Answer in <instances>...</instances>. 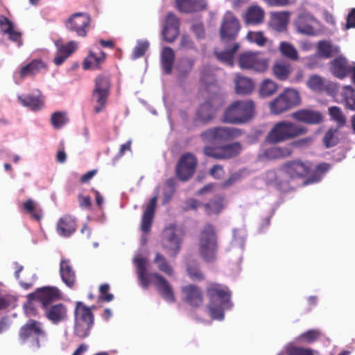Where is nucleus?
I'll return each mask as SVG.
<instances>
[{"label":"nucleus","mask_w":355,"mask_h":355,"mask_svg":"<svg viewBox=\"0 0 355 355\" xmlns=\"http://www.w3.org/2000/svg\"><path fill=\"white\" fill-rule=\"evenodd\" d=\"M315 22H316V19L314 16L309 12H304L298 15L295 25L300 33L313 35L314 28L313 24Z\"/></svg>","instance_id":"nucleus-28"},{"label":"nucleus","mask_w":355,"mask_h":355,"mask_svg":"<svg viewBox=\"0 0 355 355\" xmlns=\"http://www.w3.org/2000/svg\"><path fill=\"white\" fill-rule=\"evenodd\" d=\"M331 168V165L327 163H321L316 166V170L313 174L307 178L304 182V185L318 182L321 180L322 175L327 172Z\"/></svg>","instance_id":"nucleus-46"},{"label":"nucleus","mask_w":355,"mask_h":355,"mask_svg":"<svg viewBox=\"0 0 355 355\" xmlns=\"http://www.w3.org/2000/svg\"><path fill=\"white\" fill-rule=\"evenodd\" d=\"M311 163L296 159L288 161L280 168L281 171L290 180H297L306 177L311 170Z\"/></svg>","instance_id":"nucleus-15"},{"label":"nucleus","mask_w":355,"mask_h":355,"mask_svg":"<svg viewBox=\"0 0 355 355\" xmlns=\"http://www.w3.org/2000/svg\"><path fill=\"white\" fill-rule=\"evenodd\" d=\"M187 272L193 281H202L205 275L199 268V264L196 261H191L187 263Z\"/></svg>","instance_id":"nucleus-42"},{"label":"nucleus","mask_w":355,"mask_h":355,"mask_svg":"<svg viewBox=\"0 0 355 355\" xmlns=\"http://www.w3.org/2000/svg\"><path fill=\"white\" fill-rule=\"evenodd\" d=\"M279 51L283 57L291 60L296 61L299 59L298 52L295 47L287 42H280Z\"/></svg>","instance_id":"nucleus-41"},{"label":"nucleus","mask_w":355,"mask_h":355,"mask_svg":"<svg viewBox=\"0 0 355 355\" xmlns=\"http://www.w3.org/2000/svg\"><path fill=\"white\" fill-rule=\"evenodd\" d=\"M215 112L210 102H205L200 105L197 111V118L199 121L207 123L214 118Z\"/></svg>","instance_id":"nucleus-37"},{"label":"nucleus","mask_w":355,"mask_h":355,"mask_svg":"<svg viewBox=\"0 0 355 355\" xmlns=\"http://www.w3.org/2000/svg\"><path fill=\"white\" fill-rule=\"evenodd\" d=\"M330 69L334 76L343 79L351 71L347 61L341 56L336 58L330 63Z\"/></svg>","instance_id":"nucleus-31"},{"label":"nucleus","mask_w":355,"mask_h":355,"mask_svg":"<svg viewBox=\"0 0 355 355\" xmlns=\"http://www.w3.org/2000/svg\"><path fill=\"white\" fill-rule=\"evenodd\" d=\"M338 128H330L324 135L323 144L326 148L335 146L339 141L338 137Z\"/></svg>","instance_id":"nucleus-52"},{"label":"nucleus","mask_w":355,"mask_h":355,"mask_svg":"<svg viewBox=\"0 0 355 355\" xmlns=\"http://www.w3.org/2000/svg\"><path fill=\"white\" fill-rule=\"evenodd\" d=\"M206 292L209 299L208 309L213 319L223 320L224 309L231 306V292L228 288L217 283H209Z\"/></svg>","instance_id":"nucleus-2"},{"label":"nucleus","mask_w":355,"mask_h":355,"mask_svg":"<svg viewBox=\"0 0 355 355\" xmlns=\"http://www.w3.org/2000/svg\"><path fill=\"white\" fill-rule=\"evenodd\" d=\"M270 60L263 57L260 52L246 51L237 58V64L241 69L263 73L267 71Z\"/></svg>","instance_id":"nucleus-7"},{"label":"nucleus","mask_w":355,"mask_h":355,"mask_svg":"<svg viewBox=\"0 0 355 355\" xmlns=\"http://www.w3.org/2000/svg\"><path fill=\"white\" fill-rule=\"evenodd\" d=\"M218 248V236L216 228L212 224L207 223L199 234V254L206 262L212 263L216 259Z\"/></svg>","instance_id":"nucleus-4"},{"label":"nucleus","mask_w":355,"mask_h":355,"mask_svg":"<svg viewBox=\"0 0 355 355\" xmlns=\"http://www.w3.org/2000/svg\"><path fill=\"white\" fill-rule=\"evenodd\" d=\"M154 263L157 265V268L161 272L165 273L168 276L171 277L173 275L174 272L171 266L169 264L166 257L161 253L157 252L155 254Z\"/></svg>","instance_id":"nucleus-43"},{"label":"nucleus","mask_w":355,"mask_h":355,"mask_svg":"<svg viewBox=\"0 0 355 355\" xmlns=\"http://www.w3.org/2000/svg\"><path fill=\"white\" fill-rule=\"evenodd\" d=\"M318 52L320 57L329 58L336 55L339 52V49L338 47L332 45L329 42L324 40L318 42Z\"/></svg>","instance_id":"nucleus-39"},{"label":"nucleus","mask_w":355,"mask_h":355,"mask_svg":"<svg viewBox=\"0 0 355 355\" xmlns=\"http://www.w3.org/2000/svg\"><path fill=\"white\" fill-rule=\"evenodd\" d=\"M254 89L252 80L242 76H238L235 81V91L239 94H249Z\"/></svg>","instance_id":"nucleus-38"},{"label":"nucleus","mask_w":355,"mask_h":355,"mask_svg":"<svg viewBox=\"0 0 355 355\" xmlns=\"http://www.w3.org/2000/svg\"><path fill=\"white\" fill-rule=\"evenodd\" d=\"M69 119L65 112H55L51 117V123L55 129H60L66 125Z\"/></svg>","instance_id":"nucleus-51"},{"label":"nucleus","mask_w":355,"mask_h":355,"mask_svg":"<svg viewBox=\"0 0 355 355\" xmlns=\"http://www.w3.org/2000/svg\"><path fill=\"white\" fill-rule=\"evenodd\" d=\"M46 64L40 59H34L29 63L22 66L18 74L21 79H24L28 76H35L39 73L46 71Z\"/></svg>","instance_id":"nucleus-23"},{"label":"nucleus","mask_w":355,"mask_h":355,"mask_svg":"<svg viewBox=\"0 0 355 355\" xmlns=\"http://www.w3.org/2000/svg\"><path fill=\"white\" fill-rule=\"evenodd\" d=\"M179 34V28L164 27L162 31L163 39L169 43L173 42Z\"/></svg>","instance_id":"nucleus-55"},{"label":"nucleus","mask_w":355,"mask_h":355,"mask_svg":"<svg viewBox=\"0 0 355 355\" xmlns=\"http://www.w3.org/2000/svg\"><path fill=\"white\" fill-rule=\"evenodd\" d=\"M342 96L343 103L345 108L355 111V89L349 86L345 87L342 92Z\"/></svg>","instance_id":"nucleus-44"},{"label":"nucleus","mask_w":355,"mask_h":355,"mask_svg":"<svg viewBox=\"0 0 355 355\" xmlns=\"http://www.w3.org/2000/svg\"><path fill=\"white\" fill-rule=\"evenodd\" d=\"M182 301L193 308L201 306L204 302L202 291L195 284H188L181 288Z\"/></svg>","instance_id":"nucleus-18"},{"label":"nucleus","mask_w":355,"mask_h":355,"mask_svg":"<svg viewBox=\"0 0 355 355\" xmlns=\"http://www.w3.org/2000/svg\"><path fill=\"white\" fill-rule=\"evenodd\" d=\"M272 76L279 81L288 80L292 71L293 67L289 62L279 60H276L271 68Z\"/></svg>","instance_id":"nucleus-26"},{"label":"nucleus","mask_w":355,"mask_h":355,"mask_svg":"<svg viewBox=\"0 0 355 355\" xmlns=\"http://www.w3.org/2000/svg\"><path fill=\"white\" fill-rule=\"evenodd\" d=\"M329 113L331 118L335 121L338 128L344 126L346 123V117L343 114L340 107L337 106H332L329 108Z\"/></svg>","instance_id":"nucleus-53"},{"label":"nucleus","mask_w":355,"mask_h":355,"mask_svg":"<svg viewBox=\"0 0 355 355\" xmlns=\"http://www.w3.org/2000/svg\"><path fill=\"white\" fill-rule=\"evenodd\" d=\"M77 228L76 218L69 214L62 216L57 223L56 230L60 236L69 237L73 234Z\"/></svg>","instance_id":"nucleus-22"},{"label":"nucleus","mask_w":355,"mask_h":355,"mask_svg":"<svg viewBox=\"0 0 355 355\" xmlns=\"http://www.w3.org/2000/svg\"><path fill=\"white\" fill-rule=\"evenodd\" d=\"M307 128L288 121L276 123L268 133L266 140L271 144L282 143L305 135Z\"/></svg>","instance_id":"nucleus-3"},{"label":"nucleus","mask_w":355,"mask_h":355,"mask_svg":"<svg viewBox=\"0 0 355 355\" xmlns=\"http://www.w3.org/2000/svg\"><path fill=\"white\" fill-rule=\"evenodd\" d=\"M184 235V230L175 223L165 227L162 232V247L169 257L174 258L179 254Z\"/></svg>","instance_id":"nucleus-6"},{"label":"nucleus","mask_w":355,"mask_h":355,"mask_svg":"<svg viewBox=\"0 0 355 355\" xmlns=\"http://www.w3.org/2000/svg\"><path fill=\"white\" fill-rule=\"evenodd\" d=\"M241 134L235 128L215 127L200 134V138L205 143H220L232 139Z\"/></svg>","instance_id":"nucleus-13"},{"label":"nucleus","mask_w":355,"mask_h":355,"mask_svg":"<svg viewBox=\"0 0 355 355\" xmlns=\"http://www.w3.org/2000/svg\"><path fill=\"white\" fill-rule=\"evenodd\" d=\"M241 178V174L239 173H234L223 182L221 183L220 187L223 189H227L233 184H234L236 182L240 180Z\"/></svg>","instance_id":"nucleus-58"},{"label":"nucleus","mask_w":355,"mask_h":355,"mask_svg":"<svg viewBox=\"0 0 355 355\" xmlns=\"http://www.w3.org/2000/svg\"><path fill=\"white\" fill-rule=\"evenodd\" d=\"M164 27L180 28V21L178 18L173 12H169L165 19Z\"/></svg>","instance_id":"nucleus-57"},{"label":"nucleus","mask_w":355,"mask_h":355,"mask_svg":"<svg viewBox=\"0 0 355 355\" xmlns=\"http://www.w3.org/2000/svg\"><path fill=\"white\" fill-rule=\"evenodd\" d=\"M95 309V306L91 307L87 306L82 302H77L74 309V320L94 324V315L92 309Z\"/></svg>","instance_id":"nucleus-30"},{"label":"nucleus","mask_w":355,"mask_h":355,"mask_svg":"<svg viewBox=\"0 0 355 355\" xmlns=\"http://www.w3.org/2000/svg\"><path fill=\"white\" fill-rule=\"evenodd\" d=\"M149 44L148 42H141L135 47L132 53V58L137 59L142 57L148 50Z\"/></svg>","instance_id":"nucleus-56"},{"label":"nucleus","mask_w":355,"mask_h":355,"mask_svg":"<svg viewBox=\"0 0 355 355\" xmlns=\"http://www.w3.org/2000/svg\"><path fill=\"white\" fill-rule=\"evenodd\" d=\"M43 311L46 319L54 324L65 322L69 317L68 307L62 302L51 304Z\"/></svg>","instance_id":"nucleus-19"},{"label":"nucleus","mask_w":355,"mask_h":355,"mask_svg":"<svg viewBox=\"0 0 355 355\" xmlns=\"http://www.w3.org/2000/svg\"><path fill=\"white\" fill-rule=\"evenodd\" d=\"M177 9L184 13H193L207 10V0H175Z\"/></svg>","instance_id":"nucleus-21"},{"label":"nucleus","mask_w":355,"mask_h":355,"mask_svg":"<svg viewBox=\"0 0 355 355\" xmlns=\"http://www.w3.org/2000/svg\"><path fill=\"white\" fill-rule=\"evenodd\" d=\"M110 287L108 284H103L99 286L98 301L110 302L114 299V295L110 293Z\"/></svg>","instance_id":"nucleus-54"},{"label":"nucleus","mask_w":355,"mask_h":355,"mask_svg":"<svg viewBox=\"0 0 355 355\" xmlns=\"http://www.w3.org/2000/svg\"><path fill=\"white\" fill-rule=\"evenodd\" d=\"M254 114V103L252 100L235 101L225 109L222 121L231 124H243Z\"/></svg>","instance_id":"nucleus-5"},{"label":"nucleus","mask_w":355,"mask_h":355,"mask_svg":"<svg viewBox=\"0 0 355 355\" xmlns=\"http://www.w3.org/2000/svg\"><path fill=\"white\" fill-rule=\"evenodd\" d=\"M134 263L137 268V275L139 282L143 288L147 289L149 287L151 282L150 279H152L157 291L162 297L168 303L175 302V297L173 288L168 280L157 272L148 274V260L146 258L137 257L134 259Z\"/></svg>","instance_id":"nucleus-1"},{"label":"nucleus","mask_w":355,"mask_h":355,"mask_svg":"<svg viewBox=\"0 0 355 355\" xmlns=\"http://www.w3.org/2000/svg\"><path fill=\"white\" fill-rule=\"evenodd\" d=\"M321 336L322 332L320 329H312L300 334L297 340L306 343H313L318 340Z\"/></svg>","instance_id":"nucleus-50"},{"label":"nucleus","mask_w":355,"mask_h":355,"mask_svg":"<svg viewBox=\"0 0 355 355\" xmlns=\"http://www.w3.org/2000/svg\"><path fill=\"white\" fill-rule=\"evenodd\" d=\"M290 12L287 11L272 12L270 13L269 26L277 31L283 32L286 29L289 21Z\"/></svg>","instance_id":"nucleus-27"},{"label":"nucleus","mask_w":355,"mask_h":355,"mask_svg":"<svg viewBox=\"0 0 355 355\" xmlns=\"http://www.w3.org/2000/svg\"><path fill=\"white\" fill-rule=\"evenodd\" d=\"M231 48L223 51H215L214 54L216 58L230 66H233L234 64V55L236 51L240 47V45L237 42L231 43Z\"/></svg>","instance_id":"nucleus-36"},{"label":"nucleus","mask_w":355,"mask_h":355,"mask_svg":"<svg viewBox=\"0 0 355 355\" xmlns=\"http://www.w3.org/2000/svg\"><path fill=\"white\" fill-rule=\"evenodd\" d=\"M24 209L31 215V218L40 221L42 217L41 209H38L32 199H28L23 203Z\"/></svg>","instance_id":"nucleus-49"},{"label":"nucleus","mask_w":355,"mask_h":355,"mask_svg":"<svg viewBox=\"0 0 355 355\" xmlns=\"http://www.w3.org/2000/svg\"><path fill=\"white\" fill-rule=\"evenodd\" d=\"M223 197L216 196L204 205L207 215L219 214L224 208Z\"/></svg>","instance_id":"nucleus-40"},{"label":"nucleus","mask_w":355,"mask_h":355,"mask_svg":"<svg viewBox=\"0 0 355 355\" xmlns=\"http://www.w3.org/2000/svg\"><path fill=\"white\" fill-rule=\"evenodd\" d=\"M91 23V17L87 12H76L71 15L64 22L67 30L75 32L78 36L85 37L87 35Z\"/></svg>","instance_id":"nucleus-17"},{"label":"nucleus","mask_w":355,"mask_h":355,"mask_svg":"<svg viewBox=\"0 0 355 355\" xmlns=\"http://www.w3.org/2000/svg\"><path fill=\"white\" fill-rule=\"evenodd\" d=\"M12 26L13 24L8 18L2 15L0 16V29L3 34H6L8 31H10Z\"/></svg>","instance_id":"nucleus-62"},{"label":"nucleus","mask_w":355,"mask_h":355,"mask_svg":"<svg viewBox=\"0 0 355 355\" xmlns=\"http://www.w3.org/2000/svg\"><path fill=\"white\" fill-rule=\"evenodd\" d=\"M6 35H8V38L10 40L17 42L19 46L22 45L23 42L21 40V33L19 31H15L13 26L12 27V30L10 31H8L6 33Z\"/></svg>","instance_id":"nucleus-64"},{"label":"nucleus","mask_w":355,"mask_h":355,"mask_svg":"<svg viewBox=\"0 0 355 355\" xmlns=\"http://www.w3.org/2000/svg\"><path fill=\"white\" fill-rule=\"evenodd\" d=\"M29 302L37 301L41 304L44 310L53 304V302L62 298L61 291L55 286H44L37 288L33 293L27 295Z\"/></svg>","instance_id":"nucleus-14"},{"label":"nucleus","mask_w":355,"mask_h":355,"mask_svg":"<svg viewBox=\"0 0 355 355\" xmlns=\"http://www.w3.org/2000/svg\"><path fill=\"white\" fill-rule=\"evenodd\" d=\"M161 64L166 74L170 75L172 73L175 61V53L172 48L164 46L161 52Z\"/></svg>","instance_id":"nucleus-34"},{"label":"nucleus","mask_w":355,"mask_h":355,"mask_svg":"<svg viewBox=\"0 0 355 355\" xmlns=\"http://www.w3.org/2000/svg\"><path fill=\"white\" fill-rule=\"evenodd\" d=\"M291 116L297 121L306 124H319L323 121L322 114L319 111L311 109H301L293 113Z\"/></svg>","instance_id":"nucleus-20"},{"label":"nucleus","mask_w":355,"mask_h":355,"mask_svg":"<svg viewBox=\"0 0 355 355\" xmlns=\"http://www.w3.org/2000/svg\"><path fill=\"white\" fill-rule=\"evenodd\" d=\"M271 7H286L295 3L296 0H263Z\"/></svg>","instance_id":"nucleus-60"},{"label":"nucleus","mask_w":355,"mask_h":355,"mask_svg":"<svg viewBox=\"0 0 355 355\" xmlns=\"http://www.w3.org/2000/svg\"><path fill=\"white\" fill-rule=\"evenodd\" d=\"M106 54L103 51H101L100 55H95L90 52L87 57L85 59L83 66L85 69L96 70L101 68V65L105 62Z\"/></svg>","instance_id":"nucleus-35"},{"label":"nucleus","mask_w":355,"mask_h":355,"mask_svg":"<svg viewBox=\"0 0 355 355\" xmlns=\"http://www.w3.org/2000/svg\"><path fill=\"white\" fill-rule=\"evenodd\" d=\"M300 103L299 92L295 89L287 88L270 102V112L274 114H280L299 105Z\"/></svg>","instance_id":"nucleus-8"},{"label":"nucleus","mask_w":355,"mask_h":355,"mask_svg":"<svg viewBox=\"0 0 355 355\" xmlns=\"http://www.w3.org/2000/svg\"><path fill=\"white\" fill-rule=\"evenodd\" d=\"M76 43L73 41H71L66 45L61 46L59 50H60V53H64L67 56L69 57L70 55L76 51Z\"/></svg>","instance_id":"nucleus-63"},{"label":"nucleus","mask_w":355,"mask_h":355,"mask_svg":"<svg viewBox=\"0 0 355 355\" xmlns=\"http://www.w3.org/2000/svg\"><path fill=\"white\" fill-rule=\"evenodd\" d=\"M209 175L214 179L220 180L224 176L225 170L222 165L216 164L210 168Z\"/></svg>","instance_id":"nucleus-61"},{"label":"nucleus","mask_w":355,"mask_h":355,"mask_svg":"<svg viewBox=\"0 0 355 355\" xmlns=\"http://www.w3.org/2000/svg\"><path fill=\"white\" fill-rule=\"evenodd\" d=\"M307 85L310 89L316 92L330 89L333 94L336 93L338 91V87L336 84L328 83L326 85L324 80L317 75L311 76L308 80Z\"/></svg>","instance_id":"nucleus-32"},{"label":"nucleus","mask_w":355,"mask_h":355,"mask_svg":"<svg viewBox=\"0 0 355 355\" xmlns=\"http://www.w3.org/2000/svg\"><path fill=\"white\" fill-rule=\"evenodd\" d=\"M245 38L249 42L256 44L260 47L265 46L268 41L263 31H250L248 32Z\"/></svg>","instance_id":"nucleus-48"},{"label":"nucleus","mask_w":355,"mask_h":355,"mask_svg":"<svg viewBox=\"0 0 355 355\" xmlns=\"http://www.w3.org/2000/svg\"><path fill=\"white\" fill-rule=\"evenodd\" d=\"M157 198L153 197L148 202L141 219V230L143 232L147 234L150 231L153 224V220L155 214Z\"/></svg>","instance_id":"nucleus-29"},{"label":"nucleus","mask_w":355,"mask_h":355,"mask_svg":"<svg viewBox=\"0 0 355 355\" xmlns=\"http://www.w3.org/2000/svg\"><path fill=\"white\" fill-rule=\"evenodd\" d=\"M44 336L42 324L33 319L28 320L19 331V338L23 343L31 340L33 345L37 348L40 347V338Z\"/></svg>","instance_id":"nucleus-12"},{"label":"nucleus","mask_w":355,"mask_h":355,"mask_svg":"<svg viewBox=\"0 0 355 355\" xmlns=\"http://www.w3.org/2000/svg\"><path fill=\"white\" fill-rule=\"evenodd\" d=\"M240 30L241 24L236 16L227 11L223 16L219 30L221 42L225 44L235 42Z\"/></svg>","instance_id":"nucleus-10"},{"label":"nucleus","mask_w":355,"mask_h":355,"mask_svg":"<svg viewBox=\"0 0 355 355\" xmlns=\"http://www.w3.org/2000/svg\"><path fill=\"white\" fill-rule=\"evenodd\" d=\"M265 11L259 6H249L243 16L245 25L257 26L261 24L265 19Z\"/></svg>","instance_id":"nucleus-24"},{"label":"nucleus","mask_w":355,"mask_h":355,"mask_svg":"<svg viewBox=\"0 0 355 355\" xmlns=\"http://www.w3.org/2000/svg\"><path fill=\"white\" fill-rule=\"evenodd\" d=\"M17 99L23 106L28 107L33 111L41 110L44 104V98L41 94L38 96L28 94L24 97L18 96Z\"/></svg>","instance_id":"nucleus-33"},{"label":"nucleus","mask_w":355,"mask_h":355,"mask_svg":"<svg viewBox=\"0 0 355 355\" xmlns=\"http://www.w3.org/2000/svg\"><path fill=\"white\" fill-rule=\"evenodd\" d=\"M241 150L242 146L238 141L218 146H206L203 149L207 157L218 160L233 159L239 155Z\"/></svg>","instance_id":"nucleus-11"},{"label":"nucleus","mask_w":355,"mask_h":355,"mask_svg":"<svg viewBox=\"0 0 355 355\" xmlns=\"http://www.w3.org/2000/svg\"><path fill=\"white\" fill-rule=\"evenodd\" d=\"M277 84L270 78L264 79L259 87V94L263 97L273 95L277 90Z\"/></svg>","instance_id":"nucleus-45"},{"label":"nucleus","mask_w":355,"mask_h":355,"mask_svg":"<svg viewBox=\"0 0 355 355\" xmlns=\"http://www.w3.org/2000/svg\"><path fill=\"white\" fill-rule=\"evenodd\" d=\"M287 355H313L311 349L300 347H293L288 349Z\"/></svg>","instance_id":"nucleus-59"},{"label":"nucleus","mask_w":355,"mask_h":355,"mask_svg":"<svg viewBox=\"0 0 355 355\" xmlns=\"http://www.w3.org/2000/svg\"><path fill=\"white\" fill-rule=\"evenodd\" d=\"M94 324L88 322L74 320V334L80 338H85L89 336Z\"/></svg>","instance_id":"nucleus-47"},{"label":"nucleus","mask_w":355,"mask_h":355,"mask_svg":"<svg viewBox=\"0 0 355 355\" xmlns=\"http://www.w3.org/2000/svg\"><path fill=\"white\" fill-rule=\"evenodd\" d=\"M92 99L98 105L94 107L96 113L101 112L105 107L110 93L111 82L109 76L100 74L95 78Z\"/></svg>","instance_id":"nucleus-9"},{"label":"nucleus","mask_w":355,"mask_h":355,"mask_svg":"<svg viewBox=\"0 0 355 355\" xmlns=\"http://www.w3.org/2000/svg\"><path fill=\"white\" fill-rule=\"evenodd\" d=\"M198 164L196 157L191 153L181 155L175 167V175L182 182L189 180L194 174Z\"/></svg>","instance_id":"nucleus-16"},{"label":"nucleus","mask_w":355,"mask_h":355,"mask_svg":"<svg viewBox=\"0 0 355 355\" xmlns=\"http://www.w3.org/2000/svg\"><path fill=\"white\" fill-rule=\"evenodd\" d=\"M60 275L62 282L67 286L73 288L76 282V272L73 269L71 261L67 259H62L60 263Z\"/></svg>","instance_id":"nucleus-25"}]
</instances>
